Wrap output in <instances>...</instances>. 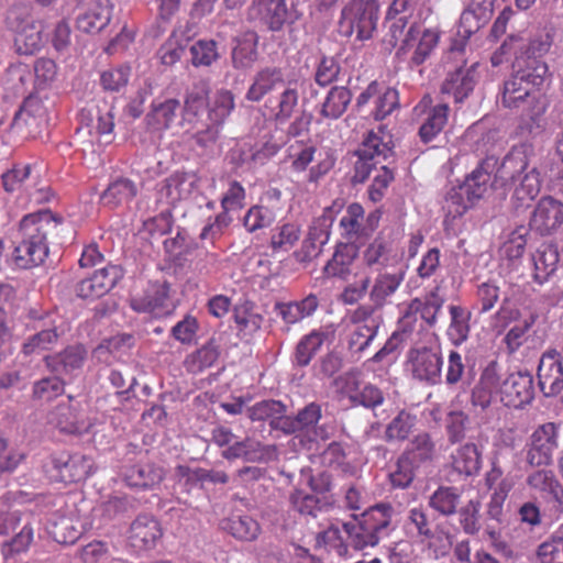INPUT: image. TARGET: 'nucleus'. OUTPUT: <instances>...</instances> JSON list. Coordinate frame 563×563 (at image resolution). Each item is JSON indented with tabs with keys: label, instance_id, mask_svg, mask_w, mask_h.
<instances>
[{
	"label": "nucleus",
	"instance_id": "0e129e2a",
	"mask_svg": "<svg viewBox=\"0 0 563 563\" xmlns=\"http://www.w3.org/2000/svg\"><path fill=\"white\" fill-rule=\"evenodd\" d=\"M189 51L195 67H209L219 58L218 44L213 40H199Z\"/></svg>",
	"mask_w": 563,
	"mask_h": 563
},
{
	"label": "nucleus",
	"instance_id": "f257e3e1",
	"mask_svg": "<svg viewBox=\"0 0 563 563\" xmlns=\"http://www.w3.org/2000/svg\"><path fill=\"white\" fill-rule=\"evenodd\" d=\"M547 71L544 62L515 58L512 73L500 89L501 106L520 117L519 130L528 136H537L545 130L543 117L548 106L539 87Z\"/></svg>",
	"mask_w": 563,
	"mask_h": 563
},
{
	"label": "nucleus",
	"instance_id": "9d476101",
	"mask_svg": "<svg viewBox=\"0 0 563 563\" xmlns=\"http://www.w3.org/2000/svg\"><path fill=\"white\" fill-rule=\"evenodd\" d=\"M63 218L44 209L29 213L20 221V234L22 238L48 245L51 239L59 236Z\"/></svg>",
	"mask_w": 563,
	"mask_h": 563
},
{
	"label": "nucleus",
	"instance_id": "f8f14e48",
	"mask_svg": "<svg viewBox=\"0 0 563 563\" xmlns=\"http://www.w3.org/2000/svg\"><path fill=\"white\" fill-rule=\"evenodd\" d=\"M498 387L499 399L508 408H522L530 404L534 396L533 377L529 373H511L499 382Z\"/></svg>",
	"mask_w": 563,
	"mask_h": 563
},
{
	"label": "nucleus",
	"instance_id": "bb28decb",
	"mask_svg": "<svg viewBox=\"0 0 563 563\" xmlns=\"http://www.w3.org/2000/svg\"><path fill=\"white\" fill-rule=\"evenodd\" d=\"M443 305L444 298L439 294V288L435 287L424 296L410 300L408 307L429 330L437 325L438 316Z\"/></svg>",
	"mask_w": 563,
	"mask_h": 563
},
{
	"label": "nucleus",
	"instance_id": "a211bd4d",
	"mask_svg": "<svg viewBox=\"0 0 563 563\" xmlns=\"http://www.w3.org/2000/svg\"><path fill=\"white\" fill-rule=\"evenodd\" d=\"M539 387L544 396H556L563 390V364L558 351L545 352L538 367Z\"/></svg>",
	"mask_w": 563,
	"mask_h": 563
},
{
	"label": "nucleus",
	"instance_id": "052dcab7",
	"mask_svg": "<svg viewBox=\"0 0 563 563\" xmlns=\"http://www.w3.org/2000/svg\"><path fill=\"white\" fill-rule=\"evenodd\" d=\"M488 19L487 9L471 3L461 14L459 32L464 37H470L484 26Z\"/></svg>",
	"mask_w": 563,
	"mask_h": 563
},
{
	"label": "nucleus",
	"instance_id": "b1692460",
	"mask_svg": "<svg viewBox=\"0 0 563 563\" xmlns=\"http://www.w3.org/2000/svg\"><path fill=\"white\" fill-rule=\"evenodd\" d=\"M499 366L490 362L483 371L478 384L472 391L471 401L474 407L482 410L488 408L499 389Z\"/></svg>",
	"mask_w": 563,
	"mask_h": 563
},
{
	"label": "nucleus",
	"instance_id": "c756f323",
	"mask_svg": "<svg viewBox=\"0 0 563 563\" xmlns=\"http://www.w3.org/2000/svg\"><path fill=\"white\" fill-rule=\"evenodd\" d=\"M221 354L218 340L212 336L201 347L188 354L184 361L186 371L190 374H200L212 367Z\"/></svg>",
	"mask_w": 563,
	"mask_h": 563
},
{
	"label": "nucleus",
	"instance_id": "603ef678",
	"mask_svg": "<svg viewBox=\"0 0 563 563\" xmlns=\"http://www.w3.org/2000/svg\"><path fill=\"white\" fill-rule=\"evenodd\" d=\"M187 44L188 42L181 32L173 31L157 49L156 57L162 65L167 67L174 66L181 59Z\"/></svg>",
	"mask_w": 563,
	"mask_h": 563
},
{
	"label": "nucleus",
	"instance_id": "13d9d810",
	"mask_svg": "<svg viewBox=\"0 0 563 563\" xmlns=\"http://www.w3.org/2000/svg\"><path fill=\"white\" fill-rule=\"evenodd\" d=\"M401 455L417 466L427 461H431L434 455V443L430 434L427 432L417 434Z\"/></svg>",
	"mask_w": 563,
	"mask_h": 563
},
{
	"label": "nucleus",
	"instance_id": "680f3d73",
	"mask_svg": "<svg viewBox=\"0 0 563 563\" xmlns=\"http://www.w3.org/2000/svg\"><path fill=\"white\" fill-rule=\"evenodd\" d=\"M257 40L254 36L240 40L232 51L233 66L238 69H247L256 62Z\"/></svg>",
	"mask_w": 563,
	"mask_h": 563
},
{
	"label": "nucleus",
	"instance_id": "c03bdc74",
	"mask_svg": "<svg viewBox=\"0 0 563 563\" xmlns=\"http://www.w3.org/2000/svg\"><path fill=\"white\" fill-rule=\"evenodd\" d=\"M327 339L328 332L323 329H314L303 335L295 350V363L301 367L309 365Z\"/></svg>",
	"mask_w": 563,
	"mask_h": 563
},
{
	"label": "nucleus",
	"instance_id": "473e14b6",
	"mask_svg": "<svg viewBox=\"0 0 563 563\" xmlns=\"http://www.w3.org/2000/svg\"><path fill=\"white\" fill-rule=\"evenodd\" d=\"M364 208L360 203H351L345 214L340 220V227L343 230V236L346 239L347 243H356L361 239H364L369 235V233L374 230L364 225Z\"/></svg>",
	"mask_w": 563,
	"mask_h": 563
},
{
	"label": "nucleus",
	"instance_id": "f704fd0d",
	"mask_svg": "<svg viewBox=\"0 0 563 563\" xmlns=\"http://www.w3.org/2000/svg\"><path fill=\"white\" fill-rule=\"evenodd\" d=\"M357 256V247L352 243L336 245L332 258L324 266V273L329 277L345 278L351 273V266Z\"/></svg>",
	"mask_w": 563,
	"mask_h": 563
},
{
	"label": "nucleus",
	"instance_id": "4c0bfd02",
	"mask_svg": "<svg viewBox=\"0 0 563 563\" xmlns=\"http://www.w3.org/2000/svg\"><path fill=\"white\" fill-rule=\"evenodd\" d=\"M351 100L350 89L344 86H333L321 103L319 114L323 119L336 120L344 114Z\"/></svg>",
	"mask_w": 563,
	"mask_h": 563
},
{
	"label": "nucleus",
	"instance_id": "a19ab883",
	"mask_svg": "<svg viewBox=\"0 0 563 563\" xmlns=\"http://www.w3.org/2000/svg\"><path fill=\"white\" fill-rule=\"evenodd\" d=\"M450 108L446 103H439L430 108L427 118L419 128L418 135L424 144L432 142L445 128L449 120Z\"/></svg>",
	"mask_w": 563,
	"mask_h": 563
},
{
	"label": "nucleus",
	"instance_id": "a18cd8bd",
	"mask_svg": "<svg viewBox=\"0 0 563 563\" xmlns=\"http://www.w3.org/2000/svg\"><path fill=\"white\" fill-rule=\"evenodd\" d=\"M164 472L153 464H135L126 468L124 479L131 487L150 488L162 482Z\"/></svg>",
	"mask_w": 563,
	"mask_h": 563
},
{
	"label": "nucleus",
	"instance_id": "09e8293b",
	"mask_svg": "<svg viewBox=\"0 0 563 563\" xmlns=\"http://www.w3.org/2000/svg\"><path fill=\"white\" fill-rule=\"evenodd\" d=\"M300 235L301 229L298 223H283L272 231L269 247L274 253L288 252L297 244Z\"/></svg>",
	"mask_w": 563,
	"mask_h": 563
},
{
	"label": "nucleus",
	"instance_id": "c85d7f7f",
	"mask_svg": "<svg viewBox=\"0 0 563 563\" xmlns=\"http://www.w3.org/2000/svg\"><path fill=\"white\" fill-rule=\"evenodd\" d=\"M559 260L558 247L552 243H542L532 254L534 280L545 283L555 273Z\"/></svg>",
	"mask_w": 563,
	"mask_h": 563
},
{
	"label": "nucleus",
	"instance_id": "49530a36",
	"mask_svg": "<svg viewBox=\"0 0 563 563\" xmlns=\"http://www.w3.org/2000/svg\"><path fill=\"white\" fill-rule=\"evenodd\" d=\"M43 31V25L35 21L14 32V44L18 53L21 55H32L38 52L44 45Z\"/></svg>",
	"mask_w": 563,
	"mask_h": 563
},
{
	"label": "nucleus",
	"instance_id": "79ce46f5",
	"mask_svg": "<svg viewBox=\"0 0 563 563\" xmlns=\"http://www.w3.org/2000/svg\"><path fill=\"white\" fill-rule=\"evenodd\" d=\"M450 324L446 334L451 343L455 346L464 343L471 331V311L460 305L449 306Z\"/></svg>",
	"mask_w": 563,
	"mask_h": 563
},
{
	"label": "nucleus",
	"instance_id": "a878e982",
	"mask_svg": "<svg viewBox=\"0 0 563 563\" xmlns=\"http://www.w3.org/2000/svg\"><path fill=\"white\" fill-rule=\"evenodd\" d=\"M81 120L87 121L86 125L89 128V134L97 136L100 140L106 139V143L111 142V135L114 129V114L112 109L103 103V109L99 106L90 107L81 111Z\"/></svg>",
	"mask_w": 563,
	"mask_h": 563
},
{
	"label": "nucleus",
	"instance_id": "774afa93",
	"mask_svg": "<svg viewBox=\"0 0 563 563\" xmlns=\"http://www.w3.org/2000/svg\"><path fill=\"white\" fill-rule=\"evenodd\" d=\"M540 563H563V537L552 536L537 551Z\"/></svg>",
	"mask_w": 563,
	"mask_h": 563
},
{
	"label": "nucleus",
	"instance_id": "6e6d98bb",
	"mask_svg": "<svg viewBox=\"0 0 563 563\" xmlns=\"http://www.w3.org/2000/svg\"><path fill=\"white\" fill-rule=\"evenodd\" d=\"M417 424V416L407 411L400 410L395 418L387 424L385 430V439L388 442H404L412 433Z\"/></svg>",
	"mask_w": 563,
	"mask_h": 563
},
{
	"label": "nucleus",
	"instance_id": "bf43d9fd",
	"mask_svg": "<svg viewBox=\"0 0 563 563\" xmlns=\"http://www.w3.org/2000/svg\"><path fill=\"white\" fill-rule=\"evenodd\" d=\"M43 114L44 107L42 101L36 97H27L13 118V126L16 129L36 126Z\"/></svg>",
	"mask_w": 563,
	"mask_h": 563
},
{
	"label": "nucleus",
	"instance_id": "4468645a",
	"mask_svg": "<svg viewBox=\"0 0 563 563\" xmlns=\"http://www.w3.org/2000/svg\"><path fill=\"white\" fill-rule=\"evenodd\" d=\"M124 276L120 265L109 264L97 269L87 278L81 279L76 286V292L84 299H97L108 294Z\"/></svg>",
	"mask_w": 563,
	"mask_h": 563
},
{
	"label": "nucleus",
	"instance_id": "864d4df0",
	"mask_svg": "<svg viewBox=\"0 0 563 563\" xmlns=\"http://www.w3.org/2000/svg\"><path fill=\"white\" fill-rule=\"evenodd\" d=\"M49 422L66 434H80L85 429L77 412L69 405H59L51 413Z\"/></svg>",
	"mask_w": 563,
	"mask_h": 563
},
{
	"label": "nucleus",
	"instance_id": "4be33fe9",
	"mask_svg": "<svg viewBox=\"0 0 563 563\" xmlns=\"http://www.w3.org/2000/svg\"><path fill=\"white\" fill-rule=\"evenodd\" d=\"M162 536L159 522L152 516L141 515L131 523L128 539L132 548L141 551L155 547Z\"/></svg>",
	"mask_w": 563,
	"mask_h": 563
},
{
	"label": "nucleus",
	"instance_id": "2eb2a0df",
	"mask_svg": "<svg viewBox=\"0 0 563 563\" xmlns=\"http://www.w3.org/2000/svg\"><path fill=\"white\" fill-rule=\"evenodd\" d=\"M563 224V202L551 197H542L531 214L530 229L542 236L554 234Z\"/></svg>",
	"mask_w": 563,
	"mask_h": 563
},
{
	"label": "nucleus",
	"instance_id": "9b49d317",
	"mask_svg": "<svg viewBox=\"0 0 563 563\" xmlns=\"http://www.w3.org/2000/svg\"><path fill=\"white\" fill-rule=\"evenodd\" d=\"M419 33L418 25L416 23L411 24L396 52V56L399 59H404L410 48L416 46L409 60V66L411 68L422 65L438 46L440 40V32L438 30L426 29L421 33L418 43H416V38Z\"/></svg>",
	"mask_w": 563,
	"mask_h": 563
},
{
	"label": "nucleus",
	"instance_id": "423d86ee",
	"mask_svg": "<svg viewBox=\"0 0 563 563\" xmlns=\"http://www.w3.org/2000/svg\"><path fill=\"white\" fill-rule=\"evenodd\" d=\"M560 446V424L544 422L533 429L525 450L526 462L532 467L549 466Z\"/></svg>",
	"mask_w": 563,
	"mask_h": 563
},
{
	"label": "nucleus",
	"instance_id": "6ab92c4d",
	"mask_svg": "<svg viewBox=\"0 0 563 563\" xmlns=\"http://www.w3.org/2000/svg\"><path fill=\"white\" fill-rule=\"evenodd\" d=\"M225 460L242 459L246 462H271L277 459L275 445H266L253 438L235 441L222 451Z\"/></svg>",
	"mask_w": 563,
	"mask_h": 563
},
{
	"label": "nucleus",
	"instance_id": "393cba45",
	"mask_svg": "<svg viewBox=\"0 0 563 563\" xmlns=\"http://www.w3.org/2000/svg\"><path fill=\"white\" fill-rule=\"evenodd\" d=\"M285 77L282 68L267 66L260 69L249 87L245 98L252 102H260L266 95L284 86Z\"/></svg>",
	"mask_w": 563,
	"mask_h": 563
},
{
	"label": "nucleus",
	"instance_id": "1a4fd4ad",
	"mask_svg": "<svg viewBox=\"0 0 563 563\" xmlns=\"http://www.w3.org/2000/svg\"><path fill=\"white\" fill-rule=\"evenodd\" d=\"M442 365L440 351L428 346L412 347L408 351L407 371L421 383L430 386L441 383Z\"/></svg>",
	"mask_w": 563,
	"mask_h": 563
},
{
	"label": "nucleus",
	"instance_id": "72a5a7b5",
	"mask_svg": "<svg viewBox=\"0 0 563 563\" xmlns=\"http://www.w3.org/2000/svg\"><path fill=\"white\" fill-rule=\"evenodd\" d=\"M452 468L460 475H476L482 466V455L475 443H465L451 455Z\"/></svg>",
	"mask_w": 563,
	"mask_h": 563
},
{
	"label": "nucleus",
	"instance_id": "20e7f679",
	"mask_svg": "<svg viewBox=\"0 0 563 563\" xmlns=\"http://www.w3.org/2000/svg\"><path fill=\"white\" fill-rule=\"evenodd\" d=\"M382 316L371 305H361L347 317L345 342L351 353L364 352L377 335Z\"/></svg>",
	"mask_w": 563,
	"mask_h": 563
},
{
	"label": "nucleus",
	"instance_id": "8fccbe9b",
	"mask_svg": "<svg viewBox=\"0 0 563 563\" xmlns=\"http://www.w3.org/2000/svg\"><path fill=\"white\" fill-rule=\"evenodd\" d=\"M528 229L518 227L511 231L499 247V256L510 263L520 261L526 252Z\"/></svg>",
	"mask_w": 563,
	"mask_h": 563
},
{
	"label": "nucleus",
	"instance_id": "f3484780",
	"mask_svg": "<svg viewBox=\"0 0 563 563\" xmlns=\"http://www.w3.org/2000/svg\"><path fill=\"white\" fill-rule=\"evenodd\" d=\"M477 68L478 64L474 63L470 67H460L449 73L441 85V93L452 97L456 103L463 102L478 82Z\"/></svg>",
	"mask_w": 563,
	"mask_h": 563
},
{
	"label": "nucleus",
	"instance_id": "58836bf2",
	"mask_svg": "<svg viewBox=\"0 0 563 563\" xmlns=\"http://www.w3.org/2000/svg\"><path fill=\"white\" fill-rule=\"evenodd\" d=\"M221 527L241 541H254L261 534L260 523L249 515H233L222 520Z\"/></svg>",
	"mask_w": 563,
	"mask_h": 563
},
{
	"label": "nucleus",
	"instance_id": "f03ea898",
	"mask_svg": "<svg viewBox=\"0 0 563 563\" xmlns=\"http://www.w3.org/2000/svg\"><path fill=\"white\" fill-rule=\"evenodd\" d=\"M500 189L511 186L512 197L520 205L532 201L541 190V177L536 167L529 169L527 155L512 153L501 162Z\"/></svg>",
	"mask_w": 563,
	"mask_h": 563
},
{
	"label": "nucleus",
	"instance_id": "ea45409f",
	"mask_svg": "<svg viewBox=\"0 0 563 563\" xmlns=\"http://www.w3.org/2000/svg\"><path fill=\"white\" fill-rule=\"evenodd\" d=\"M402 280L404 274L401 273H380L377 275L369 291V299L373 303L371 306L375 308V311L387 302V299L396 292Z\"/></svg>",
	"mask_w": 563,
	"mask_h": 563
},
{
	"label": "nucleus",
	"instance_id": "2f4dec72",
	"mask_svg": "<svg viewBox=\"0 0 563 563\" xmlns=\"http://www.w3.org/2000/svg\"><path fill=\"white\" fill-rule=\"evenodd\" d=\"M179 109L180 102L175 98H169L164 101H154L151 112L146 115L148 129L154 132L169 129L177 119Z\"/></svg>",
	"mask_w": 563,
	"mask_h": 563
},
{
	"label": "nucleus",
	"instance_id": "0eeeda50",
	"mask_svg": "<svg viewBox=\"0 0 563 563\" xmlns=\"http://www.w3.org/2000/svg\"><path fill=\"white\" fill-rule=\"evenodd\" d=\"M390 135L379 129L378 132L371 131L357 151L358 159L355 163V178L365 181L377 164L391 155Z\"/></svg>",
	"mask_w": 563,
	"mask_h": 563
},
{
	"label": "nucleus",
	"instance_id": "de8ad7c7",
	"mask_svg": "<svg viewBox=\"0 0 563 563\" xmlns=\"http://www.w3.org/2000/svg\"><path fill=\"white\" fill-rule=\"evenodd\" d=\"M289 501L292 509L301 515L312 517H316L319 511L327 509L333 504L329 496L318 497L302 489H295L289 496Z\"/></svg>",
	"mask_w": 563,
	"mask_h": 563
},
{
	"label": "nucleus",
	"instance_id": "39448f33",
	"mask_svg": "<svg viewBox=\"0 0 563 563\" xmlns=\"http://www.w3.org/2000/svg\"><path fill=\"white\" fill-rule=\"evenodd\" d=\"M379 19L378 0H349L341 11L340 24L346 35L356 34V40L373 37Z\"/></svg>",
	"mask_w": 563,
	"mask_h": 563
},
{
	"label": "nucleus",
	"instance_id": "37998d69",
	"mask_svg": "<svg viewBox=\"0 0 563 563\" xmlns=\"http://www.w3.org/2000/svg\"><path fill=\"white\" fill-rule=\"evenodd\" d=\"M87 356V351L81 344L67 346L55 356H46L45 363L55 372L70 373L80 368Z\"/></svg>",
	"mask_w": 563,
	"mask_h": 563
},
{
	"label": "nucleus",
	"instance_id": "6e6552de",
	"mask_svg": "<svg viewBox=\"0 0 563 563\" xmlns=\"http://www.w3.org/2000/svg\"><path fill=\"white\" fill-rule=\"evenodd\" d=\"M501 164L495 156H487L465 177L461 186L471 199L477 202L490 189H500Z\"/></svg>",
	"mask_w": 563,
	"mask_h": 563
},
{
	"label": "nucleus",
	"instance_id": "412c9836",
	"mask_svg": "<svg viewBox=\"0 0 563 563\" xmlns=\"http://www.w3.org/2000/svg\"><path fill=\"white\" fill-rule=\"evenodd\" d=\"M298 101V89L292 86V82H289L279 95L271 96L265 100L264 114L276 123H286L292 117Z\"/></svg>",
	"mask_w": 563,
	"mask_h": 563
},
{
	"label": "nucleus",
	"instance_id": "aec40b11",
	"mask_svg": "<svg viewBox=\"0 0 563 563\" xmlns=\"http://www.w3.org/2000/svg\"><path fill=\"white\" fill-rule=\"evenodd\" d=\"M199 180L198 175L194 172H175L164 180L159 189L161 199H165L166 203L174 206L187 199L198 188Z\"/></svg>",
	"mask_w": 563,
	"mask_h": 563
},
{
	"label": "nucleus",
	"instance_id": "ddd939ff",
	"mask_svg": "<svg viewBox=\"0 0 563 563\" xmlns=\"http://www.w3.org/2000/svg\"><path fill=\"white\" fill-rule=\"evenodd\" d=\"M282 191L271 188L260 200V203L252 206L243 218V225L250 233L271 227L280 209Z\"/></svg>",
	"mask_w": 563,
	"mask_h": 563
},
{
	"label": "nucleus",
	"instance_id": "7c9ffc66",
	"mask_svg": "<svg viewBox=\"0 0 563 563\" xmlns=\"http://www.w3.org/2000/svg\"><path fill=\"white\" fill-rule=\"evenodd\" d=\"M47 255L48 245L21 236V241L14 247L12 253V260L16 267L29 269L42 264Z\"/></svg>",
	"mask_w": 563,
	"mask_h": 563
},
{
	"label": "nucleus",
	"instance_id": "e433bc0d",
	"mask_svg": "<svg viewBox=\"0 0 563 563\" xmlns=\"http://www.w3.org/2000/svg\"><path fill=\"white\" fill-rule=\"evenodd\" d=\"M261 20L271 31H280L288 18L285 0H254Z\"/></svg>",
	"mask_w": 563,
	"mask_h": 563
},
{
	"label": "nucleus",
	"instance_id": "5701e85b",
	"mask_svg": "<svg viewBox=\"0 0 563 563\" xmlns=\"http://www.w3.org/2000/svg\"><path fill=\"white\" fill-rule=\"evenodd\" d=\"M168 287L165 284L153 283L147 286L142 295L131 299V308L139 313H148L155 318L166 312Z\"/></svg>",
	"mask_w": 563,
	"mask_h": 563
},
{
	"label": "nucleus",
	"instance_id": "7ed1b4c3",
	"mask_svg": "<svg viewBox=\"0 0 563 563\" xmlns=\"http://www.w3.org/2000/svg\"><path fill=\"white\" fill-rule=\"evenodd\" d=\"M393 507L378 504L363 512L361 520L344 523L349 545L355 550L375 547L390 525Z\"/></svg>",
	"mask_w": 563,
	"mask_h": 563
},
{
	"label": "nucleus",
	"instance_id": "69168bd1",
	"mask_svg": "<svg viewBox=\"0 0 563 563\" xmlns=\"http://www.w3.org/2000/svg\"><path fill=\"white\" fill-rule=\"evenodd\" d=\"M475 203V200L471 199V197L464 192V188L459 185L451 188L448 192L444 209L446 210L448 216L455 219L463 216Z\"/></svg>",
	"mask_w": 563,
	"mask_h": 563
},
{
	"label": "nucleus",
	"instance_id": "5fc2aeb1",
	"mask_svg": "<svg viewBox=\"0 0 563 563\" xmlns=\"http://www.w3.org/2000/svg\"><path fill=\"white\" fill-rule=\"evenodd\" d=\"M461 493L454 486H440L430 497L429 505L432 509L443 516L456 514L460 504Z\"/></svg>",
	"mask_w": 563,
	"mask_h": 563
},
{
	"label": "nucleus",
	"instance_id": "338daca9",
	"mask_svg": "<svg viewBox=\"0 0 563 563\" xmlns=\"http://www.w3.org/2000/svg\"><path fill=\"white\" fill-rule=\"evenodd\" d=\"M209 86L207 82L201 81L199 84L194 85V87L188 91L184 110L188 115H198L200 112H202L207 104L209 99Z\"/></svg>",
	"mask_w": 563,
	"mask_h": 563
},
{
	"label": "nucleus",
	"instance_id": "cd10ccee",
	"mask_svg": "<svg viewBox=\"0 0 563 563\" xmlns=\"http://www.w3.org/2000/svg\"><path fill=\"white\" fill-rule=\"evenodd\" d=\"M112 5L110 0H96L77 18V27L85 33H98L111 20Z\"/></svg>",
	"mask_w": 563,
	"mask_h": 563
},
{
	"label": "nucleus",
	"instance_id": "c9c22d12",
	"mask_svg": "<svg viewBox=\"0 0 563 563\" xmlns=\"http://www.w3.org/2000/svg\"><path fill=\"white\" fill-rule=\"evenodd\" d=\"M137 195V187L129 178H117L111 181L101 195L103 206L114 209L124 203H129Z\"/></svg>",
	"mask_w": 563,
	"mask_h": 563
},
{
	"label": "nucleus",
	"instance_id": "3c124183",
	"mask_svg": "<svg viewBox=\"0 0 563 563\" xmlns=\"http://www.w3.org/2000/svg\"><path fill=\"white\" fill-rule=\"evenodd\" d=\"M45 329L40 330L35 334L27 338L22 345L24 355L38 354L51 350L58 341L59 334L57 327L52 322H45Z\"/></svg>",
	"mask_w": 563,
	"mask_h": 563
},
{
	"label": "nucleus",
	"instance_id": "dca6fc26",
	"mask_svg": "<svg viewBox=\"0 0 563 563\" xmlns=\"http://www.w3.org/2000/svg\"><path fill=\"white\" fill-rule=\"evenodd\" d=\"M52 463L58 479L65 484L80 483L93 471L92 459L79 453H57L52 457Z\"/></svg>",
	"mask_w": 563,
	"mask_h": 563
},
{
	"label": "nucleus",
	"instance_id": "4d7b16f0",
	"mask_svg": "<svg viewBox=\"0 0 563 563\" xmlns=\"http://www.w3.org/2000/svg\"><path fill=\"white\" fill-rule=\"evenodd\" d=\"M427 330L426 325L407 306L397 322V330L394 332L393 338L400 341H420L423 332Z\"/></svg>",
	"mask_w": 563,
	"mask_h": 563
},
{
	"label": "nucleus",
	"instance_id": "e2e57ef3",
	"mask_svg": "<svg viewBox=\"0 0 563 563\" xmlns=\"http://www.w3.org/2000/svg\"><path fill=\"white\" fill-rule=\"evenodd\" d=\"M233 109V93L229 90H220L216 93L213 102L208 110L207 120L222 126Z\"/></svg>",
	"mask_w": 563,
	"mask_h": 563
}]
</instances>
